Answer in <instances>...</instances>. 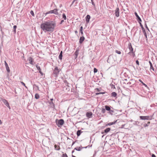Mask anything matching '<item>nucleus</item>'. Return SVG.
<instances>
[{"label":"nucleus","instance_id":"nucleus-1","mask_svg":"<svg viewBox=\"0 0 157 157\" xmlns=\"http://www.w3.org/2000/svg\"><path fill=\"white\" fill-rule=\"evenodd\" d=\"M56 26V23L52 21H45L40 25V28L44 31L52 32Z\"/></svg>","mask_w":157,"mask_h":157},{"label":"nucleus","instance_id":"nucleus-2","mask_svg":"<svg viewBox=\"0 0 157 157\" xmlns=\"http://www.w3.org/2000/svg\"><path fill=\"white\" fill-rule=\"evenodd\" d=\"M56 122L58 127H60L64 124V121L63 119H56Z\"/></svg>","mask_w":157,"mask_h":157},{"label":"nucleus","instance_id":"nucleus-3","mask_svg":"<svg viewBox=\"0 0 157 157\" xmlns=\"http://www.w3.org/2000/svg\"><path fill=\"white\" fill-rule=\"evenodd\" d=\"M49 13H54L56 14H57L58 13L57 10L56 9H54L53 10L49 11L46 13V15Z\"/></svg>","mask_w":157,"mask_h":157},{"label":"nucleus","instance_id":"nucleus-4","mask_svg":"<svg viewBox=\"0 0 157 157\" xmlns=\"http://www.w3.org/2000/svg\"><path fill=\"white\" fill-rule=\"evenodd\" d=\"M140 118L141 120H151L152 119V117H150L149 116H140Z\"/></svg>","mask_w":157,"mask_h":157},{"label":"nucleus","instance_id":"nucleus-5","mask_svg":"<svg viewBox=\"0 0 157 157\" xmlns=\"http://www.w3.org/2000/svg\"><path fill=\"white\" fill-rule=\"evenodd\" d=\"M128 55H129V58H133L135 56V52H130L128 54Z\"/></svg>","mask_w":157,"mask_h":157},{"label":"nucleus","instance_id":"nucleus-6","mask_svg":"<svg viewBox=\"0 0 157 157\" xmlns=\"http://www.w3.org/2000/svg\"><path fill=\"white\" fill-rule=\"evenodd\" d=\"M60 71L58 69L57 67H56L53 71V74L57 75L58 74H59V72Z\"/></svg>","mask_w":157,"mask_h":157},{"label":"nucleus","instance_id":"nucleus-7","mask_svg":"<svg viewBox=\"0 0 157 157\" xmlns=\"http://www.w3.org/2000/svg\"><path fill=\"white\" fill-rule=\"evenodd\" d=\"M115 15L116 17H118L120 16L119 9V8H117L115 10Z\"/></svg>","mask_w":157,"mask_h":157},{"label":"nucleus","instance_id":"nucleus-8","mask_svg":"<svg viewBox=\"0 0 157 157\" xmlns=\"http://www.w3.org/2000/svg\"><path fill=\"white\" fill-rule=\"evenodd\" d=\"M92 115L93 113L91 112H87L86 113V117L88 118H91L92 117Z\"/></svg>","mask_w":157,"mask_h":157},{"label":"nucleus","instance_id":"nucleus-9","mask_svg":"<svg viewBox=\"0 0 157 157\" xmlns=\"http://www.w3.org/2000/svg\"><path fill=\"white\" fill-rule=\"evenodd\" d=\"M128 48L129 49L130 52H133V49L131 43H130L128 44Z\"/></svg>","mask_w":157,"mask_h":157},{"label":"nucleus","instance_id":"nucleus-10","mask_svg":"<svg viewBox=\"0 0 157 157\" xmlns=\"http://www.w3.org/2000/svg\"><path fill=\"white\" fill-rule=\"evenodd\" d=\"M2 101L4 103V104L6 105V106H8L9 103L6 100L3 99H2Z\"/></svg>","mask_w":157,"mask_h":157},{"label":"nucleus","instance_id":"nucleus-11","mask_svg":"<svg viewBox=\"0 0 157 157\" xmlns=\"http://www.w3.org/2000/svg\"><path fill=\"white\" fill-rule=\"evenodd\" d=\"M85 40V38L83 36H81L80 37L79 40V43L80 44H82L83 42Z\"/></svg>","mask_w":157,"mask_h":157},{"label":"nucleus","instance_id":"nucleus-12","mask_svg":"<svg viewBox=\"0 0 157 157\" xmlns=\"http://www.w3.org/2000/svg\"><path fill=\"white\" fill-rule=\"evenodd\" d=\"M149 63L150 66V70H152L153 71H154L155 70L154 68L153 67L152 64L150 61H149Z\"/></svg>","mask_w":157,"mask_h":157},{"label":"nucleus","instance_id":"nucleus-13","mask_svg":"<svg viewBox=\"0 0 157 157\" xmlns=\"http://www.w3.org/2000/svg\"><path fill=\"white\" fill-rule=\"evenodd\" d=\"M28 60L29 61V63L30 64H33V59L31 57H29Z\"/></svg>","mask_w":157,"mask_h":157},{"label":"nucleus","instance_id":"nucleus-14","mask_svg":"<svg viewBox=\"0 0 157 157\" xmlns=\"http://www.w3.org/2000/svg\"><path fill=\"white\" fill-rule=\"evenodd\" d=\"M90 19V16L89 15H87L86 17V21L87 23L89 22Z\"/></svg>","mask_w":157,"mask_h":157},{"label":"nucleus","instance_id":"nucleus-15","mask_svg":"<svg viewBox=\"0 0 157 157\" xmlns=\"http://www.w3.org/2000/svg\"><path fill=\"white\" fill-rule=\"evenodd\" d=\"M135 14L136 16V17H137L138 18L139 21H141V20L140 17H139V16L138 15L137 13L136 12H135Z\"/></svg>","mask_w":157,"mask_h":157},{"label":"nucleus","instance_id":"nucleus-16","mask_svg":"<svg viewBox=\"0 0 157 157\" xmlns=\"http://www.w3.org/2000/svg\"><path fill=\"white\" fill-rule=\"evenodd\" d=\"M55 149L57 150H59L60 149V147L59 145H55L54 146Z\"/></svg>","mask_w":157,"mask_h":157},{"label":"nucleus","instance_id":"nucleus-17","mask_svg":"<svg viewBox=\"0 0 157 157\" xmlns=\"http://www.w3.org/2000/svg\"><path fill=\"white\" fill-rule=\"evenodd\" d=\"M62 53H63V52H62V51H61L60 52V54L59 56V58L60 60L62 59Z\"/></svg>","mask_w":157,"mask_h":157},{"label":"nucleus","instance_id":"nucleus-18","mask_svg":"<svg viewBox=\"0 0 157 157\" xmlns=\"http://www.w3.org/2000/svg\"><path fill=\"white\" fill-rule=\"evenodd\" d=\"M80 31L81 34V35H83V27L82 26H81L80 27Z\"/></svg>","mask_w":157,"mask_h":157},{"label":"nucleus","instance_id":"nucleus-19","mask_svg":"<svg viewBox=\"0 0 157 157\" xmlns=\"http://www.w3.org/2000/svg\"><path fill=\"white\" fill-rule=\"evenodd\" d=\"M110 129H111L110 128H108L104 130V132L105 133H107L109 132L110 131Z\"/></svg>","mask_w":157,"mask_h":157},{"label":"nucleus","instance_id":"nucleus-20","mask_svg":"<svg viewBox=\"0 0 157 157\" xmlns=\"http://www.w3.org/2000/svg\"><path fill=\"white\" fill-rule=\"evenodd\" d=\"M78 52L79 50H76V51L75 52V58H76L78 56Z\"/></svg>","mask_w":157,"mask_h":157},{"label":"nucleus","instance_id":"nucleus-21","mask_svg":"<svg viewBox=\"0 0 157 157\" xmlns=\"http://www.w3.org/2000/svg\"><path fill=\"white\" fill-rule=\"evenodd\" d=\"M105 108L106 110L107 111H110L111 109L110 107L108 105H105Z\"/></svg>","mask_w":157,"mask_h":157},{"label":"nucleus","instance_id":"nucleus-22","mask_svg":"<svg viewBox=\"0 0 157 157\" xmlns=\"http://www.w3.org/2000/svg\"><path fill=\"white\" fill-rule=\"evenodd\" d=\"M82 132H81V130H79L77 132V136H79L80 135L81 133Z\"/></svg>","mask_w":157,"mask_h":157},{"label":"nucleus","instance_id":"nucleus-23","mask_svg":"<svg viewBox=\"0 0 157 157\" xmlns=\"http://www.w3.org/2000/svg\"><path fill=\"white\" fill-rule=\"evenodd\" d=\"M115 122H110V123H109L107 124H106V126H107L108 125H112L115 124Z\"/></svg>","mask_w":157,"mask_h":157},{"label":"nucleus","instance_id":"nucleus-24","mask_svg":"<svg viewBox=\"0 0 157 157\" xmlns=\"http://www.w3.org/2000/svg\"><path fill=\"white\" fill-rule=\"evenodd\" d=\"M112 96L114 97H116L117 96V94L115 92H113L112 93Z\"/></svg>","mask_w":157,"mask_h":157},{"label":"nucleus","instance_id":"nucleus-25","mask_svg":"<svg viewBox=\"0 0 157 157\" xmlns=\"http://www.w3.org/2000/svg\"><path fill=\"white\" fill-rule=\"evenodd\" d=\"M39 98H40V96H39V95L38 94H35V98L36 99H38Z\"/></svg>","mask_w":157,"mask_h":157},{"label":"nucleus","instance_id":"nucleus-26","mask_svg":"<svg viewBox=\"0 0 157 157\" xmlns=\"http://www.w3.org/2000/svg\"><path fill=\"white\" fill-rule=\"evenodd\" d=\"M81 149H82V148L81 147H76L75 148V149L77 151H80Z\"/></svg>","mask_w":157,"mask_h":157},{"label":"nucleus","instance_id":"nucleus-27","mask_svg":"<svg viewBox=\"0 0 157 157\" xmlns=\"http://www.w3.org/2000/svg\"><path fill=\"white\" fill-rule=\"evenodd\" d=\"M139 81L141 82V83H142V84L144 85V86L146 87H147V85H146V84H145L141 80V79H139Z\"/></svg>","mask_w":157,"mask_h":157},{"label":"nucleus","instance_id":"nucleus-28","mask_svg":"<svg viewBox=\"0 0 157 157\" xmlns=\"http://www.w3.org/2000/svg\"><path fill=\"white\" fill-rule=\"evenodd\" d=\"M6 67V68L7 71L8 73H9L10 72V69L9 66H8L7 67Z\"/></svg>","mask_w":157,"mask_h":157},{"label":"nucleus","instance_id":"nucleus-29","mask_svg":"<svg viewBox=\"0 0 157 157\" xmlns=\"http://www.w3.org/2000/svg\"><path fill=\"white\" fill-rule=\"evenodd\" d=\"M63 17L64 20H65L67 19L66 17V16L65 14L64 13H63Z\"/></svg>","mask_w":157,"mask_h":157},{"label":"nucleus","instance_id":"nucleus-30","mask_svg":"<svg viewBox=\"0 0 157 157\" xmlns=\"http://www.w3.org/2000/svg\"><path fill=\"white\" fill-rule=\"evenodd\" d=\"M143 31H144V35L145 36L146 38L147 39V35L146 32H145V30H144Z\"/></svg>","mask_w":157,"mask_h":157},{"label":"nucleus","instance_id":"nucleus-31","mask_svg":"<svg viewBox=\"0 0 157 157\" xmlns=\"http://www.w3.org/2000/svg\"><path fill=\"white\" fill-rule=\"evenodd\" d=\"M36 67L37 69V70H38L39 71L41 70V69L39 66L36 65Z\"/></svg>","mask_w":157,"mask_h":157},{"label":"nucleus","instance_id":"nucleus-32","mask_svg":"<svg viewBox=\"0 0 157 157\" xmlns=\"http://www.w3.org/2000/svg\"><path fill=\"white\" fill-rule=\"evenodd\" d=\"M62 157H68L66 153L63 154L62 155Z\"/></svg>","mask_w":157,"mask_h":157},{"label":"nucleus","instance_id":"nucleus-33","mask_svg":"<svg viewBox=\"0 0 157 157\" xmlns=\"http://www.w3.org/2000/svg\"><path fill=\"white\" fill-rule=\"evenodd\" d=\"M115 52L116 53H117L119 54H120L121 53V52L120 51H119L118 50H116Z\"/></svg>","mask_w":157,"mask_h":157},{"label":"nucleus","instance_id":"nucleus-34","mask_svg":"<svg viewBox=\"0 0 157 157\" xmlns=\"http://www.w3.org/2000/svg\"><path fill=\"white\" fill-rule=\"evenodd\" d=\"M30 13V14L33 16H34V12H33V11H32V10L31 11Z\"/></svg>","mask_w":157,"mask_h":157},{"label":"nucleus","instance_id":"nucleus-35","mask_svg":"<svg viewBox=\"0 0 157 157\" xmlns=\"http://www.w3.org/2000/svg\"><path fill=\"white\" fill-rule=\"evenodd\" d=\"M97 71H98V70L96 68H94V73H96L97 72Z\"/></svg>","mask_w":157,"mask_h":157},{"label":"nucleus","instance_id":"nucleus-36","mask_svg":"<svg viewBox=\"0 0 157 157\" xmlns=\"http://www.w3.org/2000/svg\"><path fill=\"white\" fill-rule=\"evenodd\" d=\"M105 109L104 108H103L101 110V112L102 113H105Z\"/></svg>","mask_w":157,"mask_h":157},{"label":"nucleus","instance_id":"nucleus-37","mask_svg":"<svg viewBox=\"0 0 157 157\" xmlns=\"http://www.w3.org/2000/svg\"><path fill=\"white\" fill-rule=\"evenodd\" d=\"M105 94L104 92H101V93H96V95H98V94Z\"/></svg>","mask_w":157,"mask_h":157},{"label":"nucleus","instance_id":"nucleus-38","mask_svg":"<svg viewBox=\"0 0 157 157\" xmlns=\"http://www.w3.org/2000/svg\"><path fill=\"white\" fill-rule=\"evenodd\" d=\"M13 29H14V32H16V29L17 28V26L16 25H14L13 27Z\"/></svg>","mask_w":157,"mask_h":157},{"label":"nucleus","instance_id":"nucleus-39","mask_svg":"<svg viewBox=\"0 0 157 157\" xmlns=\"http://www.w3.org/2000/svg\"><path fill=\"white\" fill-rule=\"evenodd\" d=\"M21 83L22 85H23L25 87L27 88V87L26 86L25 84L23 82H21Z\"/></svg>","mask_w":157,"mask_h":157},{"label":"nucleus","instance_id":"nucleus-40","mask_svg":"<svg viewBox=\"0 0 157 157\" xmlns=\"http://www.w3.org/2000/svg\"><path fill=\"white\" fill-rule=\"evenodd\" d=\"M5 66L6 67L8 66V65L7 63L6 62V61H5Z\"/></svg>","mask_w":157,"mask_h":157},{"label":"nucleus","instance_id":"nucleus-41","mask_svg":"<svg viewBox=\"0 0 157 157\" xmlns=\"http://www.w3.org/2000/svg\"><path fill=\"white\" fill-rule=\"evenodd\" d=\"M5 66L6 67L8 66V65L7 63L6 62V61H5Z\"/></svg>","mask_w":157,"mask_h":157},{"label":"nucleus","instance_id":"nucleus-42","mask_svg":"<svg viewBox=\"0 0 157 157\" xmlns=\"http://www.w3.org/2000/svg\"><path fill=\"white\" fill-rule=\"evenodd\" d=\"M136 63L138 65H139V62L138 60L136 61Z\"/></svg>","mask_w":157,"mask_h":157},{"label":"nucleus","instance_id":"nucleus-43","mask_svg":"<svg viewBox=\"0 0 157 157\" xmlns=\"http://www.w3.org/2000/svg\"><path fill=\"white\" fill-rule=\"evenodd\" d=\"M148 126V125L147 124H144V127H147V126Z\"/></svg>","mask_w":157,"mask_h":157},{"label":"nucleus","instance_id":"nucleus-44","mask_svg":"<svg viewBox=\"0 0 157 157\" xmlns=\"http://www.w3.org/2000/svg\"><path fill=\"white\" fill-rule=\"evenodd\" d=\"M40 73L42 75H43V73L41 71V70L39 71Z\"/></svg>","mask_w":157,"mask_h":157},{"label":"nucleus","instance_id":"nucleus-45","mask_svg":"<svg viewBox=\"0 0 157 157\" xmlns=\"http://www.w3.org/2000/svg\"><path fill=\"white\" fill-rule=\"evenodd\" d=\"M152 157H156L155 155L154 154H152L151 156Z\"/></svg>","mask_w":157,"mask_h":157},{"label":"nucleus","instance_id":"nucleus-46","mask_svg":"<svg viewBox=\"0 0 157 157\" xmlns=\"http://www.w3.org/2000/svg\"><path fill=\"white\" fill-rule=\"evenodd\" d=\"M7 107H8V108L10 109V106L9 105V104L8 105H8H7L6 106Z\"/></svg>","mask_w":157,"mask_h":157},{"label":"nucleus","instance_id":"nucleus-47","mask_svg":"<svg viewBox=\"0 0 157 157\" xmlns=\"http://www.w3.org/2000/svg\"><path fill=\"white\" fill-rule=\"evenodd\" d=\"M140 22H141V21H139V23H140V26H141V27H142V25L141 24V23Z\"/></svg>","mask_w":157,"mask_h":157},{"label":"nucleus","instance_id":"nucleus-48","mask_svg":"<svg viewBox=\"0 0 157 157\" xmlns=\"http://www.w3.org/2000/svg\"><path fill=\"white\" fill-rule=\"evenodd\" d=\"M97 90L98 91V92H99L100 91V89L98 88H97Z\"/></svg>","mask_w":157,"mask_h":157},{"label":"nucleus","instance_id":"nucleus-49","mask_svg":"<svg viewBox=\"0 0 157 157\" xmlns=\"http://www.w3.org/2000/svg\"><path fill=\"white\" fill-rule=\"evenodd\" d=\"M92 4L93 5H94L95 4H94V2H92Z\"/></svg>","mask_w":157,"mask_h":157},{"label":"nucleus","instance_id":"nucleus-50","mask_svg":"<svg viewBox=\"0 0 157 157\" xmlns=\"http://www.w3.org/2000/svg\"><path fill=\"white\" fill-rule=\"evenodd\" d=\"M150 123V121H148L147 122V124L148 125Z\"/></svg>","mask_w":157,"mask_h":157},{"label":"nucleus","instance_id":"nucleus-51","mask_svg":"<svg viewBox=\"0 0 157 157\" xmlns=\"http://www.w3.org/2000/svg\"><path fill=\"white\" fill-rule=\"evenodd\" d=\"M2 124V121H1V120H0V124Z\"/></svg>","mask_w":157,"mask_h":157},{"label":"nucleus","instance_id":"nucleus-52","mask_svg":"<svg viewBox=\"0 0 157 157\" xmlns=\"http://www.w3.org/2000/svg\"><path fill=\"white\" fill-rule=\"evenodd\" d=\"M104 132H101V133L102 134H104Z\"/></svg>","mask_w":157,"mask_h":157},{"label":"nucleus","instance_id":"nucleus-53","mask_svg":"<svg viewBox=\"0 0 157 157\" xmlns=\"http://www.w3.org/2000/svg\"><path fill=\"white\" fill-rule=\"evenodd\" d=\"M63 21V20H62L61 21V22L62 23Z\"/></svg>","mask_w":157,"mask_h":157},{"label":"nucleus","instance_id":"nucleus-54","mask_svg":"<svg viewBox=\"0 0 157 157\" xmlns=\"http://www.w3.org/2000/svg\"><path fill=\"white\" fill-rule=\"evenodd\" d=\"M74 152V151H72V153H73Z\"/></svg>","mask_w":157,"mask_h":157},{"label":"nucleus","instance_id":"nucleus-55","mask_svg":"<svg viewBox=\"0 0 157 157\" xmlns=\"http://www.w3.org/2000/svg\"><path fill=\"white\" fill-rule=\"evenodd\" d=\"M75 32L76 33H77V31H75Z\"/></svg>","mask_w":157,"mask_h":157},{"label":"nucleus","instance_id":"nucleus-56","mask_svg":"<svg viewBox=\"0 0 157 157\" xmlns=\"http://www.w3.org/2000/svg\"><path fill=\"white\" fill-rule=\"evenodd\" d=\"M146 28H147V29H148V27H147H147H146Z\"/></svg>","mask_w":157,"mask_h":157},{"label":"nucleus","instance_id":"nucleus-57","mask_svg":"<svg viewBox=\"0 0 157 157\" xmlns=\"http://www.w3.org/2000/svg\"><path fill=\"white\" fill-rule=\"evenodd\" d=\"M91 0V2H93V0Z\"/></svg>","mask_w":157,"mask_h":157}]
</instances>
